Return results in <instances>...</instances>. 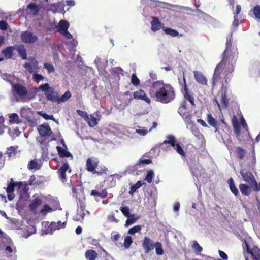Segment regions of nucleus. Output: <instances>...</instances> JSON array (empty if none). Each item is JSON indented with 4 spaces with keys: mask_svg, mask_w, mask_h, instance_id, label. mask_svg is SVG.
I'll return each mask as SVG.
<instances>
[{
    "mask_svg": "<svg viewBox=\"0 0 260 260\" xmlns=\"http://www.w3.org/2000/svg\"><path fill=\"white\" fill-rule=\"evenodd\" d=\"M12 93L15 96H18L21 98H25L28 100L35 97V94L31 95L28 93L26 87L20 83H15L12 85Z\"/></svg>",
    "mask_w": 260,
    "mask_h": 260,
    "instance_id": "nucleus-5",
    "label": "nucleus"
},
{
    "mask_svg": "<svg viewBox=\"0 0 260 260\" xmlns=\"http://www.w3.org/2000/svg\"><path fill=\"white\" fill-rule=\"evenodd\" d=\"M36 180V177L35 175H31L30 176V178L28 180V183L27 184L29 185H38L39 183L37 182H35Z\"/></svg>",
    "mask_w": 260,
    "mask_h": 260,
    "instance_id": "nucleus-56",
    "label": "nucleus"
},
{
    "mask_svg": "<svg viewBox=\"0 0 260 260\" xmlns=\"http://www.w3.org/2000/svg\"><path fill=\"white\" fill-rule=\"evenodd\" d=\"M44 78V77L41 74H40L35 73L32 75L33 80L37 83H39L41 81L43 80Z\"/></svg>",
    "mask_w": 260,
    "mask_h": 260,
    "instance_id": "nucleus-47",
    "label": "nucleus"
},
{
    "mask_svg": "<svg viewBox=\"0 0 260 260\" xmlns=\"http://www.w3.org/2000/svg\"><path fill=\"white\" fill-rule=\"evenodd\" d=\"M142 246L145 253H149L155 248L156 253L157 255H160L162 254L161 243L158 242L154 243L153 241L148 237L146 236L144 238Z\"/></svg>",
    "mask_w": 260,
    "mask_h": 260,
    "instance_id": "nucleus-4",
    "label": "nucleus"
},
{
    "mask_svg": "<svg viewBox=\"0 0 260 260\" xmlns=\"http://www.w3.org/2000/svg\"><path fill=\"white\" fill-rule=\"evenodd\" d=\"M241 193L244 196H249L252 190L250 185L246 184H240L239 186Z\"/></svg>",
    "mask_w": 260,
    "mask_h": 260,
    "instance_id": "nucleus-21",
    "label": "nucleus"
},
{
    "mask_svg": "<svg viewBox=\"0 0 260 260\" xmlns=\"http://www.w3.org/2000/svg\"><path fill=\"white\" fill-rule=\"evenodd\" d=\"M42 203V201L39 197L34 199L29 205V208L32 211H35L38 207Z\"/></svg>",
    "mask_w": 260,
    "mask_h": 260,
    "instance_id": "nucleus-24",
    "label": "nucleus"
},
{
    "mask_svg": "<svg viewBox=\"0 0 260 260\" xmlns=\"http://www.w3.org/2000/svg\"><path fill=\"white\" fill-rule=\"evenodd\" d=\"M71 96L72 94L71 92L68 90L60 97L56 96L55 102L58 104L63 103L68 101Z\"/></svg>",
    "mask_w": 260,
    "mask_h": 260,
    "instance_id": "nucleus-26",
    "label": "nucleus"
},
{
    "mask_svg": "<svg viewBox=\"0 0 260 260\" xmlns=\"http://www.w3.org/2000/svg\"><path fill=\"white\" fill-rule=\"evenodd\" d=\"M142 227L140 225H135L128 231V233L131 235H134L135 233L139 232L141 231Z\"/></svg>",
    "mask_w": 260,
    "mask_h": 260,
    "instance_id": "nucleus-43",
    "label": "nucleus"
},
{
    "mask_svg": "<svg viewBox=\"0 0 260 260\" xmlns=\"http://www.w3.org/2000/svg\"><path fill=\"white\" fill-rule=\"evenodd\" d=\"M27 8L33 12L34 15L38 14L40 10L38 5L34 3H29Z\"/></svg>",
    "mask_w": 260,
    "mask_h": 260,
    "instance_id": "nucleus-38",
    "label": "nucleus"
},
{
    "mask_svg": "<svg viewBox=\"0 0 260 260\" xmlns=\"http://www.w3.org/2000/svg\"><path fill=\"white\" fill-rule=\"evenodd\" d=\"M164 31L167 35L172 37H177L179 35V32L175 29L171 28H165L164 27Z\"/></svg>",
    "mask_w": 260,
    "mask_h": 260,
    "instance_id": "nucleus-40",
    "label": "nucleus"
},
{
    "mask_svg": "<svg viewBox=\"0 0 260 260\" xmlns=\"http://www.w3.org/2000/svg\"><path fill=\"white\" fill-rule=\"evenodd\" d=\"M100 160L95 157H89L86 163V169L89 172L93 174H96L98 176L102 175L107 173L108 169L104 166H99Z\"/></svg>",
    "mask_w": 260,
    "mask_h": 260,
    "instance_id": "nucleus-2",
    "label": "nucleus"
},
{
    "mask_svg": "<svg viewBox=\"0 0 260 260\" xmlns=\"http://www.w3.org/2000/svg\"><path fill=\"white\" fill-rule=\"evenodd\" d=\"M153 176V172H152V171H149L147 173V174L145 177V180L148 183H151L152 180Z\"/></svg>",
    "mask_w": 260,
    "mask_h": 260,
    "instance_id": "nucleus-57",
    "label": "nucleus"
},
{
    "mask_svg": "<svg viewBox=\"0 0 260 260\" xmlns=\"http://www.w3.org/2000/svg\"><path fill=\"white\" fill-rule=\"evenodd\" d=\"M176 96L174 88L170 84H164V103L173 101Z\"/></svg>",
    "mask_w": 260,
    "mask_h": 260,
    "instance_id": "nucleus-8",
    "label": "nucleus"
},
{
    "mask_svg": "<svg viewBox=\"0 0 260 260\" xmlns=\"http://www.w3.org/2000/svg\"><path fill=\"white\" fill-rule=\"evenodd\" d=\"M120 210L122 214L126 217L131 214L130 210L128 206L121 207Z\"/></svg>",
    "mask_w": 260,
    "mask_h": 260,
    "instance_id": "nucleus-53",
    "label": "nucleus"
},
{
    "mask_svg": "<svg viewBox=\"0 0 260 260\" xmlns=\"http://www.w3.org/2000/svg\"><path fill=\"white\" fill-rule=\"evenodd\" d=\"M44 68L47 70L48 74L55 72V69L54 66L51 63L47 62L44 63Z\"/></svg>",
    "mask_w": 260,
    "mask_h": 260,
    "instance_id": "nucleus-46",
    "label": "nucleus"
},
{
    "mask_svg": "<svg viewBox=\"0 0 260 260\" xmlns=\"http://www.w3.org/2000/svg\"><path fill=\"white\" fill-rule=\"evenodd\" d=\"M133 243V240L130 236L125 237L124 241V246L125 248H128Z\"/></svg>",
    "mask_w": 260,
    "mask_h": 260,
    "instance_id": "nucleus-50",
    "label": "nucleus"
},
{
    "mask_svg": "<svg viewBox=\"0 0 260 260\" xmlns=\"http://www.w3.org/2000/svg\"><path fill=\"white\" fill-rule=\"evenodd\" d=\"M38 89L44 92L46 98L48 101L55 102L57 95L54 94V88L50 87L49 83L41 84L38 87Z\"/></svg>",
    "mask_w": 260,
    "mask_h": 260,
    "instance_id": "nucleus-9",
    "label": "nucleus"
},
{
    "mask_svg": "<svg viewBox=\"0 0 260 260\" xmlns=\"http://www.w3.org/2000/svg\"><path fill=\"white\" fill-rule=\"evenodd\" d=\"M207 122L212 127L215 128L216 130H217V124L218 122L211 114L207 115Z\"/></svg>",
    "mask_w": 260,
    "mask_h": 260,
    "instance_id": "nucleus-33",
    "label": "nucleus"
},
{
    "mask_svg": "<svg viewBox=\"0 0 260 260\" xmlns=\"http://www.w3.org/2000/svg\"><path fill=\"white\" fill-rule=\"evenodd\" d=\"M52 209L48 205H45L43 208L40 210V213L42 215H46L48 212H51Z\"/></svg>",
    "mask_w": 260,
    "mask_h": 260,
    "instance_id": "nucleus-48",
    "label": "nucleus"
},
{
    "mask_svg": "<svg viewBox=\"0 0 260 260\" xmlns=\"http://www.w3.org/2000/svg\"><path fill=\"white\" fill-rule=\"evenodd\" d=\"M68 171L71 173V170L69 168V165L67 161L63 162V165L59 168L57 171V173L60 180L62 182L67 181L66 172Z\"/></svg>",
    "mask_w": 260,
    "mask_h": 260,
    "instance_id": "nucleus-11",
    "label": "nucleus"
},
{
    "mask_svg": "<svg viewBox=\"0 0 260 260\" xmlns=\"http://www.w3.org/2000/svg\"><path fill=\"white\" fill-rule=\"evenodd\" d=\"M235 63L228 62L220 68V72L219 75L217 76L215 74V70L212 77V86H214L215 82L220 79V75L221 73L223 71V74L224 75V80L226 83H228L233 77L232 73L234 71V64Z\"/></svg>",
    "mask_w": 260,
    "mask_h": 260,
    "instance_id": "nucleus-3",
    "label": "nucleus"
},
{
    "mask_svg": "<svg viewBox=\"0 0 260 260\" xmlns=\"http://www.w3.org/2000/svg\"><path fill=\"white\" fill-rule=\"evenodd\" d=\"M240 175L243 178V180L247 182L252 188V190H257V183L253 174L249 171H244L243 170L240 171Z\"/></svg>",
    "mask_w": 260,
    "mask_h": 260,
    "instance_id": "nucleus-7",
    "label": "nucleus"
},
{
    "mask_svg": "<svg viewBox=\"0 0 260 260\" xmlns=\"http://www.w3.org/2000/svg\"><path fill=\"white\" fill-rule=\"evenodd\" d=\"M40 115L46 120H52L55 121V118L53 115H48L46 113H41Z\"/></svg>",
    "mask_w": 260,
    "mask_h": 260,
    "instance_id": "nucleus-60",
    "label": "nucleus"
},
{
    "mask_svg": "<svg viewBox=\"0 0 260 260\" xmlns=\"http://www.w3.org/2000/svg\"><path fill=\"white\" fill-rule=\"evenodd\" d=\"M56 149L58 151V154L61 157H69L72 156V154L68 152L66 149L62 148L60 146H57Z\"/></svg>",
    "mask_w": 260,
    "mask_h": 260,
    "instance_id": "nucleus-28",
    "label": "nucleus"
},
{
    "mask_svg": "<svg viewBox=\"0 0 260 260\" xmlns=\"http://www.w3.org/2000/svg\"><path fill=\"white\" fill-rule=\"evenodd\" d=\"M228 184L229 185L230 189L231 192L235 196H237L239 194V191L235 185L233 179L231 177L228 180Z\"/></svg>",
    "mask_w": 260,
    "mask_h": 260,
    "instance_id": "nucleus-29",
    "label": "nucleus"
},
{
    "mask_svg": "<svg viewBox=\"0 0 260 260\" xmlns=\"http://www.w3.org/2000/svg\"><path fill=\"white\" fill-rule=\"evenodd\" d=\"M232 35L230 34L226 37V48L222 53L221 61L215 68V74L218 76L221 66L225 64L228 62L236 63L238 58V52L236 48H232Z\"/></svg>",
    "mask_w": 260,
    "mask_h": 260,
    "instance_id": "nucleus-1",
    "label": "nucleus"
},
{
    "mask_svg": "<svg viewBox=\"0 0 260 260\" xmlns=\"http://www.w3.org/2000/svg\"><path fill=\"white\" fill-rule=\"evenodd\" d=\"M192 248L194 249L197 254L200 253L203 250L202 247L196 241L193 242Z\"/></svg>",
    "mask_w": 260,
    "mask_h": 260,
    "instance_id": "nucleus-41",
    "label": "nucleus"
},
{
    "mask_svg": "<svg viewBox=\"0 0 260 260\" xmlns=\"http://www.w3.org/2000/svg\"><path fill=\"white\" fill-rule=\"evenodd\" d=\"M77 113L81 116L85 118H88V116L87 113L85 111H81L80 110H77L76 111Z\"/></svg>",
    "mask_w": 260,
    "mask_h": 260,
    "instance_id": "nucleus-63",
    "label": "nucleus"
},
{
    "mask_svg": "<svg viewBox=\"0 0 260 260\" xmlns=\"http://www.w3.org/2000/svg\"><path fill=\"white\" fill-rule=\"evenodd\" d=\"M152 21L151 22V30L156 31L160 29L161 23L158 18L156 17H152Z\"/></svg>",
    "mask_w": 260,
    "mask_h": 260,
    "instance_id": "nucleus-25",
    "label": "nucleus"
},
{
    "mask_svg": "<svg viewBox=\"0 0 260 260\" xmlns=\"http://www.w3.org/2000/svg\"><path fill=\"white\" fill-rule=\"evenodd\" d=\"M16 153V148L14 146H11L10 148H8V154L9 156H11L12 155H14Z\"/></svg>",
    "mask_w": 260,
    "mask_h": 260,
    "instance_id": "nucleus-58",
    "label": "nucleus"
},
{
    "mask_svg": "<svg viewBox=\"0 0 260 260\" xmlns=\"http://www.w3.org/2000/svg\"><path fill=\"white\" fill-rule=\"evenodd\" d=\"M177 153H178L182 158L186 157V154L184 150L183 149L180 143L178 142L177 144L173 148Z\"/></svg>",
    "mask_w": 260,
    "mask_h": 260,
    "instance_id": "nucleus-34",
    "label": "nucleus"
},
{
    "mask_svg": "<svg viewBox=\"0 0 260 260\" xmlns=\"http://www.w3.org/2000/svg\"><path fill=\"white\" fill-rule=\"evenodd\" d=\"M157 101L162 102V86L159 88L158 90L155 93Z\"/></svg>",
    "mask_w": 260,
    "mask_h": 260,
    "instance_id": "nucleus-49",
    "label": "nucleus"
},
{
    "mask_svg": "<svg viewBox=\"0 0 260 260\" xmlns=\"http://www.w3.org/2000/svg\"><path fill=\"white\" fill-rule=\"evenodd\" d=\"M49 9L54 13H56L59 12L61 10L62 6L59 3H53L49 6Z\"/></svg>",
    "mask_w": 260,
    "mask_h": 260,
    "instance_id": "nucleus-39",
    "label": "nucleus"
},
{
    "mask_svg": "<svg viewBox=\"0 0 260 260\" xmlns=\"http://www.w3.org/2000/svg\"><path fill=\"white\" fill-rule=\"evenodd\" d=\"M10 182L8 184L6 190L7 193L8 199L9 201H12L15 198L14 193L15 185L12 178L10 179Z\"/></svg>",
    "mask_w": 260,
    "mask_h": 260,
    "instance_id": "nucleus-16",
    "label": "nucleus"
},
{
    "mask_svg": "<svg viewBox=\"0 0 260 260\" xmlns=\"http://www.w3.org/2000/svg\"><path fill=\"white\" fill-rule=\"evenodd\" d=\"M4 118L0 116V135L4 133Z\"/></svg>",
    "mask_w": 260,
    "mask_h": 260,
    "instance_id": "nucleus-64",
    "label": "nucleus"
},
{
    "mask_svg": "<svg viewBox=\"0 0 260 260\" xmlns=\"http://www.w3.org/2000/svg\"><path fill=\"white\" fill-rule=\"evenodd\" d=\"M152 162V160L151 159H140L139 161V165H146L149 164Z\"/></svg>",
    "mask_w": 260,
    "mask_h": 260,
    "instance_id": "nucleus-62",
    "label": "nucleus"
},
{
    "mask_svg": "<svg viewBox=\"0 0 260 260\" xmlns=\"http://www.w3.org/2000/svg\"><path fill=\"white\" fill-rule=\"evenodd\" d=\"M38 131L42 137H48L51 136L52 132L48 124H43L38 127Z\"/></svg>",
    "mask_w": 260,
    "mask_h": 260,
    "instance_id": "nucleus-14",
    "label": "nucleus"
},
{
    "mask_svg": "<svg viewBox=\"0 0 260 260\" xmlns=\"http://www.w3.org/2000/svg\"><path fill=\"white\" fill-rule=\"evenodd\" d=\"M16 50H17L19 55L21 57V58L23 60H25L27 59V53L26 50L24 45L20 44L18 45H16Z\"/></svg>",
    "mask_w": 260,
    "mask_h": 260,
    "instance_id": "nucleus-20",
    "label": "nucleus"
},
{
    "mask_svg": "<svg viewBox=\"0 0 260 260\" xmlns=\"http://www.w3.org/2000/svg\"><path fill=\"white\" fill-rule=\"evenodd\" d=\"M141 181H137L134 185H132L130 187V190L128 192V193L131 195H133L134 193L136 192V191L140 188L143 184Z\"/></svg>",
    "mask_w": 260,
    "mask_h": 260,
    "instance_id": "nucleus-37",
    "label": "nucleus"
},
{
    "mask_svg": "<svg viewBox=\"0 0 260 260\" xmlns=\"http://www.w3.org/2000/svg\"><path fill=\"white\" fill-rule=\"evenodd\" d=\"M133 99L145 101L148 104H150L151 102L150 99L147 96L146 93L142 89L135 91L133 93V98L131 97L129 99V102H131Z\"/></svg>",
    "mask_w": 260,
    "mask_h": 260,
    "instance_id": "nucleus-12",
    "label": "nucleus"
},
{
    "mask_svg": "<svg viewBox=\"0 0 260 260\" xmlns=\"http://www.w3.org/2000/svg\"><path fill=\"white\" fill-rule=\"evenodd\" d=\"M69 27V22L64 20H61L58 23V31L61 33L62 32L68 30Z\"/></svg>",
    "mask_w": 260,
    "mask_h": 260,
    "instance_id": "nucleus-31",
    "label": "nucleus"
},
{
    "mask_svg": "<svg viewBox=\"0 0 260 260\" xmlns=\"http://www.w3.org/2000/svg\"><path fill=\"white\" fill-rule=\"evenodd\" d=\"M123 70L120 67H116L115 68H112L111 70V73L113 75H119L121 74L123 75Z\"/></svg>",
    "mask_w": 260,
    "mask_h": 260,
    "instance_id": "nucleus-44",
    "label": "nucleus"
},
{
    "mask_svg": "<svg viewBox=\"0 0 260 260\" xmlns=\"http://www.w3.org/2000/svg\"><path fill=\"white\" fill-rule=\"evenodd\" d=\"M178 80L179 83L180 85L181 86V91L183 94L185 99L184 100H185L186 101V100H188L192 106H195L193 93L189 90V89L187 87L186 79L184 72L182 79L181 80V79L178 78Z\"/></svg>",
    "mask_w": 260,
    "mask_h": 260,
    "instance_id": "nucleus-6",
    "label": "nucleus"
},
{
    "mask_svg": "<svg viewBox=\"0 0 260 260\" xmlns=\"http://www.w3.org/2000/svg\"><path fill=\"white\" fill-rule=\"evenodd\" d=\"M131 82L136 86L140 84V80L135 74H133L132 76Z\"/></svg>",
    "mask_w": 260,
    "mask_h": 260,
    "instance_id": "nucleus-54",
    "label": "nucleus"
},
{
    "mask_svg": "<svg viewBox=\"0 0 260 260\" xmlns=\"http://www.w3.org/2000/svg\"><path fill=\"white\" fill-rule=\"evenodd\" d=\"M177 7V5H171V4H169L168 3L164 2V6H163L164 9L166 8V9H170V10H173L174 9L176 8Z\"/></svg>",
    "mask_w": 260,
    "mask_h": 260,
    "instance_id": "nucleus-61",
    "label": "nucleus"
},
{
    "mask_svg": "<svg viewBox=\"0 0 260 260\" xmlns=\"http://www.w3.org/2000/svg\"><path fill=\"white\" fill-rule=\"evenodd\" d=\"M27 168L29 170L39 169L40 168L38 167V162L35 160H32L28 162Z\"/></svg>",
    "mask_w": 260,
    "mask_h": 260,
    "instance_id": "nucleus-45",
    "label": "nucleus"
},
{
    "mask_svg": "<svg viewBox=\"0 0 260 260\" xmlns=\"http://www.w3.org/2000/svg\"><path fill=\"white\" fill-rule=\"evenodd\" d=\"M139 219V217H137L136 215L134 214H131L127 217V219L125 222V226H127L132 225L136 222Z\"/></svg>",
    "mask_w": 260,
    "mask_h": 260,
    "instance_id": "nucleus-32",
    "label": "nucleus"
},
{
    "mask_svg": "<svg viewBox=\"0 0 260 260\" xmlns=\"http://www.w3.org/2000/svg\"><path fill=\"white\" fill-rule=\"evenodd\" d=\"M87 119H88V124L89 126L93 127L98 124L97 119L95 117L91 115L90 117L89 118L88 117Z\"/></svg>",
    "mask_w": 260,
    "mask_h": 260,
    "instance_id": "nucleus-42",
    "label": "nucleus"
},
{
    "mask_svg": "<svg viewBox=\"0 0 260 260\" xmlns=\"http://www.w3.org/2000/svg\"><path fill=\"white\" fill-rule=\"evenodd\" d=\"M90 213L88 211L85 210V206L84 205H80V210L78 212L77 216H79L80 219H83L84 217L87 214L89 215Z\"/></svg>",
    "mask_w": 260,
    "mask_h": 260,
    "instance_id": "nucleus-35",
    "label": "nucleus"
},
{
    "mask_svg": "<svg viewBox=\"0 0 260 260\" xmlns=\"http://www.w3.org/2000/svg\"><path fill=\"white\" fill-rule=\"evenodd\" d=\"M16 49L15 46H8L3 50L2 53L6 59H11L13 57V52Z\"/></svg>",
    "mask_w": 260,
    "mask_h": 260,
    "instance_id": "nucleus-23",
    "label": "nucleus"
},
{
    "mask_svg": "<svg viewBox=\"0 0 260 260\" xmlns=\"http://www.w3.org/2000/svg\"><path fill=\"white\" fill-rule=\"evenodd\" d=\"M177 142L175 137L172 135H169L166 136V139L164 141V145L166 147V150L168 149L169 147H171L172 148L175 147Z\"/></svg>",
    "mask_w": 260,
    "mask_h": 260,
    "instance_id": "nucleus-17",
    "label": "nucleus"
},
{
    "mask_svg": "<svg viewBox=\"0 0 260 260\" xmlns=\"http://www.w3.org/2000/svg\"><path fill=\"white\" fill-rule=\"evenodd\" d=\"M20 38L21 41L26 44H34L38 40V36L28 30L22 32Z\"/></svg>",
    "mask_w": 260,
    "mask_h": 260,
    "instance_id": "nucleus-10",
    "label": "nucleus"
},
{
    "mask_svg": "<svg viewBox=\"0 0 260 260\" xmlns=\"http://www.w3.org/2000/svg\"><path fill=\"white\" fill-rule=\"evenodd\" d=\"M7 241V238L5 236L4 233L0 229V250L4 249L7 253H11L13 252V249L10 246H6L5 241Z\"/></svg>",
    "mask_w": 260,
    "mask_h": 260,
    "instance_id": "nucleus-13",
    "label": "nucleus"
},
{
    "mask_svg": "<svg viewBox=\"0 0 260 260\" xmlns=\"http://www.w3.org/2000/svg\"><path fill=\"white\" fill-rule=\"evenodd\" d=\"M253 14L256 18L260 19V5H256L253 9Z\"/></svg>",
    "mask_w": 260,
    "mask_h": 260,
    "instance_id": "nucleus-52",
    "label": "nucleus"
},
{
    "mask_svg": "<svg viewBox=\"0 0 260 260\" xmlns=\"http://www.w3.org/2000/svg\"><path fill=\"white\" fill-rule=\"evenodd\" d=\"M193 74L194 79L197 82L203 85H205L207 84V79L200 72H199L198 71H194Z\"/></svg>",
    "mask_w": 260,
    "mask_h": 260,
    "instance_id": "nucleus-18",
    "label": "nucleus"
},
{
    "mask_svg": "<svg viewBox=\"0 0 260 260\" xmlns=\"http://www.w3.org/2000/svg\"><path fill=\"white\" fill-rule=\"evenodd\" d=\"M85 256L87 260H95L98 257V254L95 250L90 249L85 252Z\"/></svg>",
    "mask_w": 260,
    "mask_h": 260,
    "instance_id": "nucleus-27",
    "label": "nucleus"
},
{
    "mask_svg": "<svg viewBox=\"0 0 260 260\" xmlns=\"http://www.w3.org/2000/svg\"><path fill=\"white\" fill-rule=\"evenodd\" d=\"M8 25L7 23L4 20L0 21V29L2 30H6L8 29Z\"/></svg>",
    "mask_w": 260,
    "mask_h": 260,
    "instance_id": "nucleus-59",
    "label": "nucleus"
},
{
    "mask_svg": "<svg viewBox=\"0 0 260 260\" xmlns=\"http://www.w3.org/2000/svg\"><path fill=\"white\" fill-rule=\"evenodd\" d=\"M27 121L29 125L32 127H35L38 124L37 119L35 117H28Z\"/></svg>",
    "mask_w": 260,
    "mask_h": 260,
    "instance_id": "nucleus-51",
    "label": "nucleus"
},
{
    "mask_svg": "<svg viewBox=\"0 0 260 260\" xmlns=\"http://www.w3.org/2000/svg\"><path fill=\"white\" fill-rule=\"evenodd\" d=\"M96 189L92 190L90 192V195L94 197L95 200L98 201L99 199H104L107 197L108 192L106 189L99 190V187H96Z\"/></svg>",
    "mask_w": 260,
    "mask_h": 260,
    "instance_id": "nucleus-15",
    "label": "nucleus"
},
{
    "mask_svg": "<svg viewBox=\"0 0 260 260\" xmlns=\"http://www.w3.org/2000/svg\"><path fill=\"white\" fill-rule=\"evenodd\" d=\"M232 123L235 134L237 137L239 136L241 134L240 125L236 116H233L232 119Z\"/></svg>",
    "mask_w": 260,
    "mask_h": 260,
    "instance_id": "nucleus-19",
    "label": "nucleus"
},
{
    "mask_svg": "<svg viewBox=\"0 0 260 260\" xmlns=\"http://www.w3.org/2000/svg\"><path fill=\"white\" fill-rule=\"evenodd\" d=\"M246 154V150L242 147L238 146L235 148V156L239 160H243Z\"/></svg>",
    "mask_w": 260,
    "mask_h": 260,
    "instance_id": "nucleus-22",
    "label": "nucleus"
},
{
    "mask_svg": "<svg viewBox=\"0 0 260 260\" xmlns=\"http://www.w3.org/2000/svg\"><path fill=\"white\" fill-rule=\"evenodd\" d=\"M10 121L16 122V123H19L20 120H19V117L16 113H13L10 116Z\"/></svg>",
    "mask_w": 260,
    "mask_h": 260,
    "instance_id": "nucleus-55",
    "label": "nucleus"
},
{
    "mask_svg": "<svg viewBox=\"0 0 260 260\" xmlns=\"http://www.w3.org/2000/svg\"><path fill=\"white\" fill-rule=\"evenodd\" d=\"M229 99L227 98V91L224 90L221 92V104L223 108H226L229 105Z\"/></svg>",
    "mask_w": 260,
    "mask_h": 260,
    "instance_id": "nucleus-30",
    "label": "nucleus"
},
{
    "mask_svg": "<svg viewBox=\"0 0 260 260\" xmlns=\"http://www.w3.org/2000/svg\"><path fill=\"white\" fill-rule=\"evenodd\" d=\"M251 255L253 260H260V249L257 247L252 249V251L249 253Z\"/></svg>",
    "mask_w": 260,
    "mask_h": 260,
    "instance_id": "nucleus-36",
    "label": "nucleus"
}]
</instances>
